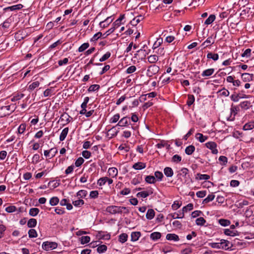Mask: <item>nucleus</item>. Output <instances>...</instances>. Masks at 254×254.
Instances as JSON below:
<instances>
[{
	"label": "nucleus",
	"mask_w": 254,
	"mask_h": 254,
	"mask_svg": "<svg viewBox=\"0 0 254 254\" xmlns=\"http://www.w3.org/2000/svg\"><path fill=\"white\" fill-rule=\"evenodd\" d=\"M123 209H127L125 206H119L116 205H110L106 207V211L110 214H116L117 213H122Z\"/></svg>",
	"instance_id": "1"
},
{
	"label": "nucleus",
	"mask_w": 254,
	"mask_h": 254,
	"mask_svg": "<svg viewBox=\"0 0 254 254\" xmlns=\"http://www.w3.org/2000/svg\"><path fill=\"white\" fill-rule=\"evenodd\" d=\"M159 67L155 64L149 66L147 70L146 75L148 77H152L158 72Z\"/></svg>",
	"instance_id": "2"
},
{
	"label": "nucleus",
	"mask_w": 254,
	"mask_h": 254,
	"mask_svg": "<svg viewBox=\"0 0 254 254\" xmlns=\"http://www.w3.org/2000/svg\"><path fill=\"white\" fill-rule=\"evenodd\" d=\"M58 244L56 242H45L42 244V248L46 251L55 249L57 248Z\"/></svg>",
	"instance_id": "3"
},
{
	"label": "nucleus",
	"mask_w": 254,
	"mask_h": 254,
	"mask_svg": "<svg viewBox=\"0 0 254 254\" xmlns=\"http://www.w3.org/2000/svg\"><path fill=\"white\" fill-rule=\"evenodd\" d=\"M58 153V149L57 148H52L49 150H45L44 154V156L49 159H52L54 157L56 154Z\"/></svg>",
	"instance_id": "4"
},
{
	"label": "nucleus",
	"mask_w": 254,
	"mask_h": 254,
	"mask_svg": "<svg viewBox=\"0 0 254 254\" xmlns=\"http://www.w3.org/2000/svg\"><path fill=\"white\" fill-rule=\"evenodd\" d=\"M205 146L211 150L213 154H216L218 153V150L216 149L217 144L215 142L213 141L208 142L205 143Z\"/></svg>",
	"instance_id": "5"
},
{
	"label": "nucleus",
	"mask_w": 254,
	"mask_h": 254,
	"mask_svg": "<svg viewBox=\"0 0 254 254\" xmlns=\"http://www.w3.org/2000/svg\"><path fill=\"white\" fill-rule=\"evenodd\" d=\"M27 36V33L25 30H19L15 33L14 37L16 40L20 41Z\"/></svg>",
	"instance_id": "6"
},
{
	"label": "nucleus",
	"mask_w": 254,
	"mask_h": 254,
	"mask_svg": "<svg viewBox=\"0 0 254 254\" xmlns=\"http://www.w3.org/2000/svg\"><path fill=\"white\" fill-rule=\"evenodd\" d=\"M254 75L252 73H244L241 75V78L244 82H249L254 80Z\"/></svg>",
	"instance_id": "7"
},
{
	"label": "nucleus",
	"mask_w": 254,
	"mask_h": 254,
	"mask_svg": "<svg viewBox=\"0 0 254 254\" xmlns=\"http://www.w3.org/2000/svg\"><path fill=\"white\" fill-rule=\"evenodd\" d=\"M10 110V106H2L0 108V116L1 117L6 116L9 114V111Z\"/></svg>",
	"instance_id": "8"
},
{
	"label": "nucleus",
	"mask_w": 254,
	"mask_h": 254,
	"mask_svg": "<svg viewBox=\"0 0 254 254\" xmlns=\"http://www.w3.org/2000/svg\"><path fill=\"white\" fill-rule=\"evenodd\" d=\"M129 118L127 117H125L122 118L118 123L117 124L116 126L119 127H126L128 125Z\"/></svg>",
	"instance_id": "9"
},
{
	"label": "nucleus",
	"mask_w": 254,
	"mask_h": 254,
	"mask_svg": "<svg viewBox=\"0 0 254 254\" xmlns=\"http://www.w3.org/2000/svg\"><path fill=\"white\" fill-rule=\"evenodd\" d=\"M113 19L111 16H109L105 20L100 22L99 25L102 28H105L113 21Z\"/></svg>",
	"instance_id": "10"
},
{
	"label": "nucleus",
	"mask_w": 254,
	"mask_h": 254,
	"mask_svg": "<svg viewBox=\"0 0 254 254\" xmlns=\"http://www.w3.org/2000/svg\"><path fill=\"white\" fill-rule=\"evenodd\" d=\"M221 243H223L221 245V249H224L225 250H229L230 248L233 246L232 243H231L229 241L226 240H221Z\"/></svg>",
	"instance_id": "11"
},
{
	"label": "nucleus",
	"mask_w": 254,
	"mask_h": 254,
	"mask_svg": "<svg viewBox=\"0 0 254 254\" xmlns=\"http://www.w3.org/2000/svg\"><path fill=\"white\" fill-rule=\"evenodd\" d=\"M156 146L158 149H161L163 148H165L166 151L168 150L170 148V145L168 144L167 142L165 140H161L159 143L156 145Z\"/></svg>",
	"instance_id": "12"
},
{
	"label": "nucleus",
	"mask_w": 254,
	"mask_h": 254,
	"mask_svg": "<svg viewBox=\"0 0 254 254\" xmlns=\"http://www.w3.org/2000/svg\"><path fill=\"white\" fill-rule=\"evenodd\" d=\"M251 10V8L250 7H247L244 8L240 13L242 18H245V17H249L250 14L253 12Z\"/></svg>",
	"instance_id": "13"
},
{
	"label": "nucleus",
	"mask_w": 254,
	"mask_h": 254,
	"mask_svg": "<svg viewBox=\"0 0 254 254\" xmlns=\"http://www.w3.org/2000/svg\"><path fill=\"white\" fill-rule=\"evenodd\" d=\"M214 71L215 69L213 68H208L202 71L201 76L206 78L207 77L212 75L214 73Z\"/></svg>",
	"instance_id": "14"
},
{
	"label": "nucleus",
	"mask_w": 254,
	"mask_h": 254,
	"mask_svg": "<svg viewBox=\"0 0 254 254\" xmlns=\"http://www.w3.org/2000/svg\"><path fill=\"white\" fill-rule=\"evenodd\" d=\"M144 19V17L139 15L134 17L132 20L130 21V24L132 26H136L138 23Z\"/></svg>",
	"instance_id": "15"
},
{
	"label": "nucleus",
	"mask_w": 254,
	"mask_h": 254,
	"mask_svg": "<svg viewBox=\"0 0 254 254\" xmlns=\"http://www.w3.org/2000/svg\"><path fill=\"white\" fill-rule=\"evenodd\" d=\"M152 193L153 191L151 190H148V191H143L138 192L136 194V196L138 197H140L144 198Z\"/></svg>",
	"instance_id": "16"
},
{
	"label": "nucleus",
	"mask_w": 254,
	"mask_h": 254,
	"mask_svg": "<svg viewBox=\"0 0 254 254\" xmlns=\"http://www.w3.org/2000/svg\"><path fill=\"white\" fill-rule=\"evenodd\" d=\"M166 239L169 241H173L174 242H177L180 240L179 236L175 234H168L166 235Z\"/></svg>",
	"instance_id": "17"
},
{
	"label": "nucleus",
	"mask_w": 254,
	"mask_h": 254,
	"mask_svg": "<svg viewBox=\"0 0 254 254\" xmlns=\"http://www.w3.org/2000/svg\"><path fill=\"white\" fill-rule=\"evenodd\" d=\"M193 204L192 203H189L186 206L183 207L182 209V216H181V218H183L184 217V213L185 212H187L188 211H190L193 209Z\"/></svg>",
	"instance_id": "18"
},
{
	"label": "nucleus",
	"mask_w": 254,
	"mask_h": 254,
	"mask_svg": "<svg viewBox=\"0 0 254 254\" xmlns=\"http://www.w3.org/2000/svg\"><path fill=\"white\" fill-rule=\"evenodd\" d=\"M252 160L250 161H246L242 164V167L243 169H247L254 167V163L252 162Z\"/></svg>",
	"instance_id": "19"
},
{
	"label": "nucleus",
	"mask_w": 254,
	"mask_h": 254,
	"mask_svg": "<svg viewBox=\"0 0 254 254\" xmlns=\"http://www.w3.org/2000/svg\"><path fill=\"white\" fill-rule=\"evenodd\" d=\"M164 173L167 177H172L173 176L174 172L171 167H167L164 169Z\"/></svg>",
	"instance_id": "20"
},
{
	"label": "nucleus",
	"mask_w": 254,
	"mask_h": 254,
	"mask_svg": "<svg viewBox=\"0 0 254 254\" xmlns=\"http://www.w3.org/2000/svg\"><path fill=\"white\" fill-rule=\"evenodd\" d=\"M39 85L40 83L39 81H37L33 82L28 85L27 90L29 92H31L32 91L34 90L35 88L38 87L39 86Z\"/></svg>",
	"instance_id": "21"
},
{
	"label": "nucleus",
	"mask_w": 254,
	"mask_h": 254,
	"mask_svg": "<svg viewBox=\"0 0 254 254\" xmlns=\"http://www.w3.org/2000/svg\"><path fill=\"white\" fill-rule=\"evenodd\" d=\"M146 167V164L143 162H137L135 163L132 168L135 170H141Z\"/></svg>",
	"instance_id": "22"
},
{
	"label": "nucleus",
	"mask_w": 254,
	"mask_h": 254,
	"mask_svg": "<svg viewBox=\"0 0 254 254\" xmlns=\"http://www.w3.org/2000/svg\"><path fill=\"white\" fill-rule=\"evenodd\" d=\"M140 236L141 233L140 232H132L131 234V241L133 242L137 241Z\"/></svg>",
	"instance_id": "23"
},
{
	"label": "nucleus",
	"mask_w": 254,
	"mask_h": 254,
	"mask_svg": "<svg viewBox=\"0 0 254 254\" xmlns=\"http://www.w3.org/2000/svg\"><path fill=\"white\" fill-rule=\"evenodd\" d=\"M195 137L200 142H204L208 139V136H204L201 133H197L195 135Z\"/></svg>",
	"instance_id": "24"
},
{
	"label": "nucleus",
	"mask_w": 254,
	"mask_h": 254,
	"mask_svg": "<svg viewBox=\"0 0 254 254\" xmlns=\"http://www.w3.org/2000/svg\"><path fill=\"white\" fill-rule=\"evenodd\" d=\"M178 172V176H182L184 178H187V175L189 173V170L186 168H183Z\"/></svg>",
	"instance_id": "25"
},
{
	"label": "nucleus",
	"mask_w": 254,
	"mask_h": 254,
	"mask_svg": "<svg viewBox=\"0 0 254 254\" xmlns=\"http://www.w3.org/2000/svg\"><path fill=\"white\" fill-rule=\"evenodd\" d=\"M68 132V128L65 127L64 128L62 131L60 135V140L63 141L65 139L67 133Z\"/></svg>",
	"instance_id": "26"
},
{
	"label": "nucleus",
	"mask_w": 254,
	"mask_h": 254,
	"mask_svg": "<svg viewBox=\"0 0 254 254\" xmlns=\"http://www.w3.org/2000/svg\"><path fill=\"white\" fill-rule=\"evenodd\" d=\"M155 216V211L152 209H149L146 214V217L148 220L152 219Z\"/></svg>",
	"instance_id": "27"
},
{
	"label": "nucleus",
	"mask_w": 254,
	"mask_h": 254,
	"mask_svg": "<svg viewBox=\"0 0 254 254\" xmlns=\"http://www.w3.org/2000/svg\"><path fill=\"white\" fill-rule=\"evenodd\" d=\"M210 178V176L207 174H201L200 173H197L196 174V176L195 177V179L196 180H207L209 179Z\"/></svg>",
	"instance_id": "28"
},
{
	"label": "nucleus",
	"mask_w": 254,
	"mask_h": 254,
	"mask_svg": "<svg viewBox=\"0 0 254 254\" xmlns=\"http://www.w3.org/2000/svg\"><path fill=\"white\" fill-rule=\"evenodd\" d=\"M108 173L109 176L112 177H116L118 175V170L114 167L110 168L108 170Z\"/></svg>",
	"instance_id": "29"
},
{
	"label": "nucleus",
	"mask_w": 254,
	"mask_h": 254,
	"mask_svg": "<svg viewBox=\"0 0 254 254\" xmlns=\"http://www.w3.org/2000/svg\"><path fill=\"white\" fill-rule=\"evenodd\" d=\"M161 237V234L158 232H155L150 234V238L153 241L159 239Z\"/></svg>",
	"instance_id": "30"
},
{
	"label": "nucleus",
	"mask_w": 254,
	"mask_h": 254,
	"mask_svg": "<svg viewBox=\"0 0 254 254\" xmlns=\"http://www.w3.org/2000/svg\"><path fill=\"white\" fill-rule=\"evenodd\" d=\"M207 58L208 59H212L214 61H216L219 59V55L217 54L209 52L207 55Z\"/></svg>",
	"instance_id": "31"
},
{
	"label": "nucleus",
	"mask_w": 254,
	"mask_h": 254,
	"mask_svg": "<svg viewBox=\"0 0 254 254\" xmlns=\"http://www.w3.org/2000/svg\"><path fill=\"white\" fill-rule=\"evenodd\" d=\"M37 220L34 218L30 219L27 222V226L29 228L35 227L37 225Z\"/></svg>",
	"instance_id": "32"
},
{
	"label": "nucleus",
	"mask_w": 254,
	"mask_h": 254,
	"mask_svg": "<svg viewBox=\"0 0 254 254\" xmlns=\"http://www.w3.org/2000/svg\"><path fill=\"white\" fill-rule=\"evenodd\" d=\"M254 128V122H251L246 124L243 127V129L245 130H251Z\"/></svg>",
	"instance_id": "33"
},
{
	"label": "nucleus",
	"mask_w": 254,
	"mask_h": 254,
	"mask_svg": "<svg viewBox=\"0 0 254 254\" xmlns=\"http://www.w3.org/2000/svg\"><path fill=\"white\" fill-rule=\"evenodd\" d=\"M148 61L151 64H154L158 60V57L155 55H150L147 58Z\"/></svg>",
	"instance_id": "34"
},
{
	"label": "nucleus",
	"mask_w": 254,
	"mask_h": 254,
	"mask_svg": "<svg viewBox=\"0 0 254 254\" xmlns=\"http://www.w3.org/2000/svg\"><path fill=\"white\" fill-rule=\"evenodd\" d=\"M215 15L214 14H211L206 19L204 22V24L206 25H209L211 24L215 19Z\"/></svg>",
	"instance_id": "35"
},
{
	"label": "nucleus",
	"mask_w": 254,
	"mask_h": 254,
	"mask_svg": "<svg viewBox=\"0 0 254 254\" xmlns=\"http://www.w3.org/2000/svg\"><path fill=\"white\" fill-rule=\"evenodd\" d=\"M194 150L195 147L192 145H190L186 147L185 152L188 155H191Z\"/></svg>",
	"instance_id": "36"
},
{
	"label": "nucleus",
	"mask_w": 254,
	"mask_h": 254,
	"mask_svg": "<svg viewBox=\"0 0 254 254\" xmlns=\"http://www.w3.org/2000/svg\"><path fill=\"white\" fill-rule=\"evenodd\" d=\"M128 236L126 233H122L119 236V241L124 243L127 240Z\"/></svg>",
	"instance_id": "37"
},
{
	"label": "nucleus",
	"mask_w": 254,
	"mask_h": 254,
	"mask_svg": "<svg viewBox=\"0 0 254 254\" xmlns=\"http://www.w3.org/2000/svg\"><path fill=\"white\" fill-rule=\"evenodd\" d=\"M250 105V102L248 101H245L243 102H242L239 106L241 107V108L243 110H247L249 108Z\"/></svg>",
	"instance_id": "38"
},
{
	"label": "nucleus",
	"mask_w": 254,
	"mask_h": 254,
	"mask_svg": "<svg viewBox=\"0 0 254 254\" xmlns=\"http://www.w3.org/2000/svg\"><path fill=\"white\" fill-rule=\"evenodd\" d=\"M40 210L37 208H31L29 210V214L31 216H36L39 213Z\"/></svg>",
	"instance_id": "39"
},
{
	"label": "nucleus",
	"mask_w": 254,
	"mask_h": 254,
	"mask_svg": "<svg viewBox=\"0 0 254 254\" xmlns=\"http://www.w3.org/2000/svg\"><path fill=\"white\" fill-rule=\"evenodd\" d=\"M215 198V195L213 193L209 194L205 199H203V203H207L210 201H212Z\"/></svg>",
	"instance_id": "40"
},
{
	"label": "nucleus",
	"mask_w": 254,
	"mask_h": 254,
	"mask_svg": "<svg viewBox=\"0 0 254 254\" xmlns=\"http://www.w3.org/2000/svg\"><path fill=\"white\" fill-rule=\"evenodd\" d=\"M23 7V5L21 4H18L16 5H14L11 6H9L7 7L6 9H9L11 11L19 10L21 9Z\"/></svg>",
	"instance_id": "41"
},
{
	"label": "nucleus",
	"mask_w": 254,
	"mask_h": 254,
	"mask_svg": "<svg viewBox=\"0 0 254 254\" xmlns=\"http://www.w3.org/2000/svg\"><path fill=\"white\" fill-rule=\"evenodd\" d=\"M145 181L148 184H154L156 182L155 178L153 176H147L145 179Z\"/></svg>",
	"instance_id": "42"
},
{
	"label": "nucleus",
	"mask_w": 254,
	"mask_h": 254,
	"mask_svg": "<svg viewBox=\"0 0 254 254\" xmlns=\"http://www.w3.org/2000/svg\"><path fill=\"white\" fill-rule=\"evenodd\" d=\"M163 39L161 38H158L157 40L155 42L153 45L152 48L155 50L157 49L162 43Z\"/></svg>",
	"instance_id": "43"
},
{
	"label": "nucleus",
	"mask_w": 254,
	"mask_h": 254,
	"mask_svg": "<svg viewBox=\"0 0 254 254\" xmlns=\"http://www.w3.org/2000/svg\"><path fill=\"white\" fill-rule=\"evenodd\" d=\"M59 202V199L57 196L52 197L50 200V204L52 206H55Z\"/></svg>",
	"instance_id": "44"
},
{
	"label": "nucleus",
	"mask_w": 254,
	"mask_h": 254,
	"mask_svg": "<svg viewBox=\"0 0 254 254\" xmlns=\"http://www.w3.org/2000/svg\"><path fill=\"white\" fill-rule=\"evenodd\" d=\"M89 47L88 43H84L82 44L78 49V51L80 53L83 52Z\"/></svg>",
	"instance_id": "45"
},
{
	"label": "nucleus",
	"mask_w": 254,
	"mask_h": 254,
	"mask_svg": "<svg viewBox=\"0 0 254 254\" xmlns=\"http://www.w3.org/2000/svg\"><path fill=\"white\" fill-rule=\"evenodd\" d=\"M102 36L103 34L101 32H99L95 34L90 39L91 42H96Z\"/></svg>",
	"instance_id": "46"
},
{
	"label": "nucleus",
	"mask_w": 254,
	"mask_h": 254,
	"mask_svg": "<svg viewBox=\"0 0 254 254\" xmlns=\"http://www.w3.org/2000/svg\"><path fill=\"white\" fill-rule=\"evenodd\" d=\"M195 223L197 225L203 226L206 223V220L204 218L200 217L196 219Z\"/></svg>",
	"instance_id": "47"
},
{
	"label": "nucleus",
	"mask_w": 254,
	"mask_h": 254,
	"mask_svg": "<svg viewBox=\"0 0 254 254\" xmlns=\"http://www.w3.org/2000/svg\"><path fill=\"white\" fill-rule=\"evenodd\" d=\"M107 250V247L105 245H102L99 246L97 249V251L98 253H103L105 252Z\"/></svg>",
	"instance_id": "48"
},
{
	"label": "nucleus",
	"mask_w": 254,
	"mask_h": 254,
	"mask_svg": "<svg viewBox=\"0 0 254 254\" xmlns=\"http://www.w3.org/2000/svg\"><path fill=\"white\" fill-rule=\"evenodd\" d=\"M237 231H231L230 229H227L224 231V234L227 236H235L237 235Z\"/></svg>",
	"instance_id": "49"
},
{
	"label": "nucleus",
	"mask_w": 254,
	"mask_h": 254,
	"mask_svg": "<svg viewBox=\"0 0 254 254\" xmlns=\"http://www.w3.org/2000/svg\"><path fill=\"white\" fill-rule=\"evenodd\" d=\"M87 194V191L85 190H79L77 193L76 195L77 196L80 197V198H84L86 197V195Z\"/></svg>",
	"instance_id": "50"
},
{
	"label": "nucleus",
	"mask_w": 254,
	"mask_h": 254,
	"mask_svg": "<svg viewBox=\"0 0 254 254\" xmlns=\"http://www.w3.org/2000/svg\"><path fill=\"white\" fill-rule=\"evenodd\" d=\"M100 88V85L98 84L91 85L88 89V92H94L97 91Z\"/></svg>",
	"instance_id": "51"
},
{
	"label": "nucleus",
	"mask_w": 254,
	"mask_h": 254,
	"mask_svg": "<svg viewBox=\"0 0 254 254\" xmlns=\"http://www.w3.org/2000/svg\"><path fill=\"white\" fill-rule=\"evenodd\" d=\"M219 224L222 226H227L230 224V221L227 219H220L219 220Z\"/></svg>",
	"instance_id": "52"
},
{
	"label": "nucleus",
	"mask_w": 254,
	"mask_h": 254,
	"mask_svg": "<svg viewBox=\"0 0 254 254\" xmlns=\"http://www.w3.org/2000/svg\"><path fill=\"white\" fill-rule=\"evenodd\" d=\"M212 37H209L203 43L202 46H205V47H208L209 46L211 45L214 43V41L212 42Z\"/></svg>",
	"instance_id": "53"
},
{
	"label": "nucleus",
	"mask_w": 254,
	"mask_h": 254,
	"mask_svg": "<svg viewBox=\"0 0 254 254\" xmlns=\"http://www.w3.org/2000/svg\"><path fill=\"white\" fill-rule=\"evenodd\" d=\"M155 178H156L158 181H161L163 178V174L161 172L156 171L154 173Z\"/></svg>",
	"instance_id": "54"
},
{
	"label": "nucleus",
	"mask_w": 254,
	"mask_h": 254,
	"mask_svg": "<svg viewBox=\"0 0 254 254\" xmlns=\"http://www.w3.org/2000/svg\"><path fill=\"white\" fill-rule=\"evenodd\" d=\"M11 22V19L8 18L2 24V27L4 29L8 28L10 25Z\"/></svg>",
	"instance_id": "55"
},
{
	"label": "nucleus",
	"mask_w": 254,
	"mask_h": 254,
	"mask_svg": "<svg viewBox=\"0 0 254 254\" xmlns=\"http://www.w3.org/2000/svg\"><path fill=\"white\" fill-rule=\"evenodd\" d=\"M194 102V97L192 95H189L187 104L189 106H191Z\"/></svg>",
	"instance_id": "56"
},
{
	"label": "nucleus",
	"mask_w": 254,
	"mask_h": 254,
	"mask_svg": "<svg viewBox=\"0 0 254 254\" xmlns=\"http://www.w3.org/2000/svg\"><path fill=\"white\" fill-rule=\"evenodd\" d=\"M29 238H36L37 237V233L35 229H31L28 231Z\"/></svg>",
	"instance_id": "57"
},
{
	"label": "nucleus",
	"mask_w": 254,
	"mask_h": 254,
	"mask_svg": "<svg viewBox=\"0 0 254 254\" xmlns=\"http://www.w3.org/2000/svg\"><path fill=\"white\" fill-rule=\"evenodd\" d=\"M26 125L25 124H21L18 128V132L19 134H22L24 132L26 129Z\"/></svg>",
	"instance_id": "58"
},
{
	"label": "nucleus",
	"mask_w": 254,
	"mask_h": 254,
	"mask_svg": "<svg viewBox=\"0 0 254 254\" xmlns=\"http://www.w3.org/2000/svg\"><path fill=\"white\" fill-rule=\"evenodd\" d=\"M81 243L82 244H85L89 243L90 241L89 236H82L80 238Z\"/></svg>",
	"instance_id": "59"
},
{
	"label": "nucleus",
	"mask_w": 254,
	"mask_h": 254,
	"mask_svg": "<svg viewBox=\"0 0 254 254\" xmlns=\"http://www.w3.org/2000/svg\"><path fill=\"white\" fill-rule=\"evenodd\" d=\"M84 203V201L82 199H78L72 202V204L76 207H80Z\"/></svg>",
	"instance_id": "60"
},
{
	"label": "nucleus",
	"mask_w": 254,
	"mask_h": 254,
	"mask_svg": "<svg viewBox=\"0 0 254 254\" xmlns=\"http://www.w3.org/2000/svg\"><path fill=\"white\" fill-rule=\"evenodd\" d=\"M242 98L239 94L234 93L230 96L231 99L234 102H238L239 99Z\"/></svg>",
	"instance_id": "61"
},
{
	"label": "nucleus",
	"mask_w": 254,
	"mask_h": 254,
	"mask_svg": "<svg viewBox=\"0 0 254 254\" xmlns=\"http://www.w3.org/2000/svg\"><path fill=\"white\" fill-rule=\"evenodd\" d=\"M218 92L220 93V95L226 97L228 96L230 94L229 91L228 90L226 89L225 88H223L221 90H220L218 91Z\"/></svg>",
	"instance_id": "62"
},
{
	"label": "nucleus",
	"mask_w": 254,
	"mask_h": 254,
	"mask_svg": "<svg viewBox=\"0 0 254 254\" xmlns=\"http://www.w3.org/2000/svg\"><path fill=\"white\" fill-rule=\"evenodd\" d=\"M120 114H116L113 117H112L110 120V123H115L118 122V121L120 119Z\"/></svg>",
	"instance_id": "63"
},
{
	"label": "nucleus",
	"mask_w": 254,
	"mask_h": 254,
	"mask_svg": "<svg viewBox=\"0 0 254 254\" xmlns=\"http://www.w3.org/2000/svg\"><path fill=\"white\" fill-rule=\"evenodd\" d=\"M239 111V107L237 106H232L231 108V114H233L234 116H235L237 113Z\"/></svg>",
	"instance_id": "64"
}]
</instances>
